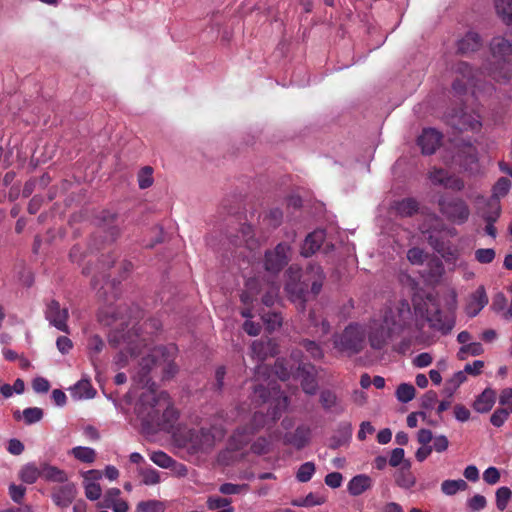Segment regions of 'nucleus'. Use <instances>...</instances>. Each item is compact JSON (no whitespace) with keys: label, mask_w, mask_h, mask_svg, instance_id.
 Returning a JSON list of instances; mask_svg holds the SVG:
<instances>
[{"label":"nucleus","mask_w":512,"mask_h":512,"mask_svg":"<svg viewBox=\"0 0 512 512\" xmlns=\"http://www.w3.org/2000/svg\"><path fill=\"white\" fill-rule=\"evenodd\" d=\"M456 161L465 170L471 173L478 170V151L471 143H463L457 152Z\"/></svg>","instance_id":"obj_14"},{"label":"nucleus","mask_w":512,"mask_h":512,"mask_svg":"<svg viewBox=\"0 0 512 512\" xmlns=\"http://www.w3.org/2000/svg\"><path fill=\"white\" fill-rule=\"evenodd\" d=\"M310 439V429L305 426H298L294 432L286 433L283 437L285 445H292L300 450L304 448Z\"/></svg>","instance_id":"obj_20"},{"label":"nucleus","mask_w":512,"mask_h":512,"mask_svg":"<svg viewBox=\"0 0 512 512\" xmlns=\"http://www.w3.org/2000/svg\"><path fill=\"white\" fill-rule=\"evenodd\" d=\"M496 401V392L491 388H486L474 400L472 407L478 413H487L494 406Z\"/></svg>","instance_id":"obj_21"},{"label":"nucleus","mask_w":512,"mask_h":512,"mask_svg":"<svg viewBox=\"0 0 512 512\" xmlns=\"http://www.w3.org/2000/svg\"><path fill=\"white\" fill-rule=\"evenodd\" d=\"M484 353L483 345L480 342H470L462 345L458 352L457 358L461 361L466 360L469 356H480Z\"/></svg>","instance_id":"obj_34"},{"label":"nucleus","mask_w":512,"mask_h":512,"mask_svg":"<svg viewBox=\"0 0 512 512\" xmlns=\"http://www.w3.org/2000/svg\"><path fill=\"white\" fill-rule=\"evenodd\" d=\"M72 393L80 399H91L95 396L96 390L89 380L82 379L74 385Z\"/></svg>","instance_id":"obj_31"},{"label":"nucleus","mask_w":512,"mask_h":512,"mask_svg":"<svg viewBox=\"0 0 512 512\" xmlns=\"http://www.w3.org/2000/svg\"><path fill=\"white\" fill-rule=\"evenodd\" d=\"M150 458L153 463L162 468H170L175 462L172 457L163 451L153 452Z\"/></svg>","instance_id":"obj_49"},{"label":"nucleus","mask_w":512,"mask_h":512,"mask_svg":"<svg viewBox=\"0 0 512 512\" xmlns=\"http://www.w3.org/2000/svg\"><path fill=\"white\" fill-rule=\"evenodd\" d=\"M291 358L299 362L296 369V378L300 379L303 391L309 395L315 394L318 388L315 366L309 362L301 361L302 354L299 350L292 351Z\"/></svg>","instance_id":"obj_9"},{"label":"nucleus","mask_w":512,"mask_h":512,"mask_svg":"<svg viewBox=\"0 0 512 512\" xmlns=\"http://www.w3.org/2000/svg\"><path fill=\"white\" fill-rule=\"evenodd\" d=\"M456 73L461 76L460 78L476 80L471 66L467 62H459L455 66Z\"/></svg>","instance_id":"obj_61"},{"label":"nucleus","mask_w":512,"mask_h":512,"mask_svg":"<svg viewBox=\"0 0 512 512\" xmlns=\"http://www.w3.org/2000/svg\"><path fill=\"white\" fill-rule=\"evenodd\" d=\"M441 140L442 134L439 131L433 128H425L418 137L417 142L423 154L431 155L440 146Z\"/></svg>","instance_id":"obj_15"},{"label":"nucleus","mask_w":512,"mask_h":512,"mask_svg":"<svg viewBox=\"0 0 512 512\" xmlns=\"http://www.w3.org/2000/svg\"><path fill=\"white\" fill-rule=\"evenodd\" d=\"M283 222V211L280 208H271L261 215V225L267 230L278 228Z\"/></svg>","instance_id":"obj_25"},{"label":"nucleus","mask_w":512,"mask_h":512,"mask_svg":"<svg viewBox=\"0 0 512 512\" xmlns=\"http://www.w3.org/2000/svg\"><path fill=\"white\" fill-rule=\"evenodd\" d=\"M364 333L358 325L350 324L335 340V345L342 351L358 353L363 348Z\"/></svg>","instance_id":"obj_10"},{"label":"nucleus","mask_w":512,"mask_h":512,"mask_svg":"<svg viewBox=\"0 0 512 512\" xmlns=\"http://www.w3.org/2000/svg\"><path fill=\"white\" fill-rule=\"evenodd\" d=\"M495 257L496 251L493 248H479L474 252V258L480 264H490Z\"/></svg>","instance_id":"obj_46"},{"label":"nucleus","mask_w":512,"mask_h":512,"mask_svg":"<svg viewBox=\"0 0 512 512\" xmlns=\"http://www.w3.org/2000/svg\"><path fill=\"white\" fill-rule=\"evenodd\" d=\"M395 482L399 487L404 489H410L415 485L416 479L410 471L409 463L397 471L395 475Z\"/></svg>","instance_id":"obj_29"},{"label":"nucleus","mask_w":512,"mask_h":512,"mask_svg":"<svg viewBox=\"0 0 512 512\" xmlns=\"http://www.w3.org/2000/svg\"><path fill=\"white\" fill-rule=\"evenodd\" d=\"M445 120L453 129L461 131H479L482 123L476 113H467L463 107L454 108L445 115Z\"/></svg>","instance_id":"obj_8"},{"label":"nucleus","mask_w":512,"mask_h":512,"mask_svg":"<svg viewBox=\"0 0 512 512\" xmlns=\"http://www.w3.org/2000/svg\"><path fill=\"white\" fill-rule=\"evenodd\" d=\"M502 209L500 202L497 200L490 199L486 207L483 209L481 213V217L484 221L497 222L500 218Z\"/></svg>","instance_id":"obj_32"},{"label":"nucleus","mask_w":512,"mask_h":512,"mask_svg":"<svg viewBox=\"0 0 512 512\" xmlns=\"http://www.w3.org/2000/svg\"><path fill=\"white\" fill-rule=\"evenodd\" d=\"M41 472V477L47 481L63 483L67 480V475L63 470L45 462L41 463Z\"/></svg>","instance_id":"obj_28"},{"label":"nucleus","mask_w":512,"mask_h":512,"mask_svg":"<svg viewBox=\"0 0 512 512\" xmlns=\"http://www.w3.org/2000/svg\"><path fill=\"white\" fill-rule=\"evenodd\" d=\"M395 335L381 322L371 326L369 332V342L373 349L381 350L387 344V341L393 338Z\"/></svg>","instance_id":"obj_17"},{"label":"nucleus","mask_w":512,"mask_h":512,"mask_svg":"<svg viewBox=\"0 0 512 512\" xmlns=\"http://www.w3.org/2000/svg\"><path fill=\"white\" fill-rule=\"evenodd\" d=\"M142 482L145 485H155L160 482V474L158 470L149 467L141 470Z\"/></svg>","instance_id":"obj_53"},{"label":"nucleus","mask_w":512,"mask_h":512,"mask_svg":"<svg viewBox=\"0 0 512 512\" xmlns=\"http://www.w3.org/2000/svg\"><path fill=\"white\" fill-rule=\"evenodd\" d=\"M427 321L431 328L446 335L450 333L455 326V315L453 312L444 313L436 308L435 311L428 312Z\"/></svg>","instance_id":"obj_13"},{"label":"nucleus","mask_w":512,"mask_h":512,"mask_svg":"<svg viewBox=\"0 0 512 512\" xmlns=\"http://www.w3.org/2000/svg\"><path fill=\"white\" fill-rule=\"evenodd\" d=\"M307 276L303 281H293L290 280L285 285V291L289 295V298L292 302L297 303L298 309L300 311L305 310V303L308 300L309 291L308 283L311 282V290L310 293L316 297L323 286V281L325 279L323 270L318 265H310L307 269Z\"/></svg>","instance_id":"obj_4"},{"label":"nucleus","mask_w":512,"mask_h":512,"mask_svg":"<svg viewBox=\"0 0 512 512\" xmlns=\"http://www.w3.org/2000/svg\"><path fill=\"white\" fill-rule=\"evenodd\" d=\"M77 488L73 483H67L56 488L52 493L55 505L61 508L68 507L76 498Z\"/></svg>","instance_id":"obj_19"},{"label":"nucleus","mask_w":512,"mask_h":512,"mask_svg":"<svg viewBox=\"0 0 512 512\" xmlns=\"http://www.w3.org/2000/svg\"><path fill=\"white\" fill-rule=\"evenodd\" d=\"M262 319L267 325L269 331H274L282 324V316L277 312H267L262 315Z\"/></svg>","instance_id":"obj_50"},{"label":"nucleus","mask_w":512,"mask_h":512,"mask_svg":"<svg viewBox=\"0 0 512 512\" xmlns=\"http://www.w3.org/2000/svg\"><path fill=\"white\" fill-rule=\"evenodd\" d=\"M289 400L287 396H279L275 399L274 405L269 409L268 414L262 412H255L251 422L244 426L239 427L233 435V439L239 441V447L246 445L250 441V437L263 428L270 419L275 423L282 415V412L287 409Z\"/></svg>","instance_id":"obj_5"},{"label":"nucleus","mask_w":512,"mask_h":512,"mask_svg":"<svg viewBox=\"0 0 512 512\" xmlns=\"http://www.w3.org/2000/svg\"><path fill=\"white\" fill-rule=\"evenodd\" d=\"M512 497L510 488L503 486L496 491V506L500 511H504Z\"/></svg>","instance_id":"obj_43"},{"label":"nucleus","mask_w":512,"mask_h":512,"mask_svg":"<svg viewBox=\"0 0 512 512\" xmlns=\"http://www.w3.org/2000/svg\"><path fill=\"white\" fill-rule=\"evenodd\" d=\"M130 314H140L138 306L129 308ZM121 311H112L111 320L100 318L101 322L111 325L108 340L109 344L115 348L119 347L120 351L114 359V365L117 369L124 368L129 363V358L137 357L142 353V349L148 348L153 342V337L162 328V323L158 318L152 317L143 323L136 321V317L129 315V319L125 320L120 317Z\"/></svg>","instance_id":"obj_2"},{"label":"nucleus","mask_w":512,"mask_h":512,"mask_svg":"<svg viewBox=\"0 0 512 512\" xmlns=\"http://www.w3.org/2000/svg\"><path fill=\"white\" fill-rule=\"evenodd\" d=\"M45 318L49 323L57 328L58 330L69 333V327L67 320L69 318V312L67 308H62L60 303L52 299L46 303Z\"/></svg>","instance_id":"obj_12"},{"label":"nucleus","mask_w":512,"mask_h":512,"mask_svg":"<svg viewBox=\"0 0 512 512\" xmlns=\"http://www.w3.org/2000/svg\"><path fill=\"white\" fill-rule=\"evenodd\" d=\"M488 304V296L484 286H479L470 296L469 301L465 307V312L468 317L473 318L477 316L480 311Z\"/></svg>","instance_id":"obj_18"},{"label":"nucleus","mask_w":512,"mask_h":512,"mask_svg":"<svg viewBox=\"0 0 512 512\" xmlns=\"http://www.w3.org/2000/svg\"><path fill=\"white\" fill-rule=\"evenodd\" d=\"M315 470L316 467L313 462H305L299 467L296 473V479L301 483H306L310 481L315 473Z\"/></svg>","instance_id":"obj_42"},{"label":"nucleus","mask_w":512,"mask_h":512,"mask_svg":"<svg viewBox=\"0 0 512 512\" xmlns=\"http://www.w3.org/2000/svg\"><path fill=\"white\" fill-rule=\"evenodd\" d=\"M468 86L477 87L476 80H471L470 78L466 80L464 78L457 77L452 84V88L457 94L465 93Z\"/></svg>","instance_id":"obj_54"},{"label":"nucleus","mask_w":512,"mask_h":512,"mask_svg":"<svg viewBox=\"0 0 512 512\" xmlns=\"http://www.w3.org/2000/svg\"><path fill=\"white\" fill-rule=\"evenodd\" d=\"M324 233L322 231H314L309 233L302 245L301 255L304 257L312 256L316 251H318L323 243Z\"/></svg>","instance_id":"obj_23"},{"label":"nucleus","mask_w":512,"mask_h":512,"mask_svg":"<svg viewBox=\"0 0 512 512\" xmlns=\"http://www.w3.org/2000/svg\"><path fill=\"white\" fill-rule=\"evenodd\" d=\"M269 445L270 443L266 438L260 437L251 445V451L257 455H263L268 453Z\"/></svg>","instance_id":"obj_62"},{"label":"nucleus","mask_w":512,"mask_h":512,"mask_svg":"<svg viewBox=\"0 0 512 512\" xmlns=\"http://www.w3.org/2000/svg\"><path fill=\"white\" fill-rule=\"evenodd\" d=\"M468 488V484L463 479L445 480L441 484V491L445 495H455L458 491H464Z\"/></svg>","instance_id":"obj_35"},{"label":"nucleus","mask_w":512,"mask_h":512,"mask_svg":"<svg viewBox=\"0 0 512 512\" xmlns=\"http://www.w3.org/2000/svg\"><path fill=\"white\" fill-rule=\"evenodd\" d=\"M291 246L286 242H280L272 250L265 253V268L269 272L278 273L290 261Z\"/></svg>","instance_id":"obj_11"},{"label":"nucleus","mask_w":512,"mask_h":512,"mask_svg":"<svg viewBox=\"0 0 512 512\" xmlns=\"http://www.w3.org/2000/svg\"><path fill=\"white\" fill-rule=\"evenodd\" d=\"M41 474V465L38 467L34 462H30L21 467L18 477L26 484H34Z\"/></svg>","instance_id":"obj_27"},{"label":"nucleus","mask_w":512,"mask_h":512,"mask_svg":"<svg viewBox=\"0 0 512 512\" xmlns=\"http://www.w3.org/2000/svg\"><path fill=\"white\" fill-rule=\"evenodd\" d=\"M482 46V39L479 34L475 32H468L458 41L457 51L462 55H468L477 51Z\"/></svg>","instance_id":"obj_22"},{"label":"nucleus","mask_w":512,"mask_h":512,"mask_svg":"<svg viewBox=\"0 0 512 512\" xmlns=\"http://www.w3.org/2000/svg\"><path fill=\"white\" fill-rule=\"evenodd\" d=\"M71 453L83 463H93L96 459V452L90 447L77 446L71 450Z\"/></svg>","instance_id":"obj_37"},{"label":"nucleus","mask_w":512,"mask_h":512,"mask_svg":"<svg viewBox=\"0 0 512 512\" xmlns=\"http://www.w3.org/2000/svg\"><path fill=\"white\" fill-rule=\"evenodd\" d=\"M495 9L502 21L512 26V0H495Z\"/></svg>","instance_id":"obj_33"},{"label":"nucleus","mask_w":512,"mask_h":512,"mask_svg":"<svg viewBox=\"0 0 512 512\" xmlns=\"http://www.w3.org/2000/svg\"><path fill=\"white\" fill-rule=\"evenodd\" d=\"M23 418L27 425L39 422L43 418V410L38 407H29L23 410Z\"/></svg>","instance_id":"obj_47"},{"label":"nucleus","mask_w":512,"mask_h":512,"mask_svg":"<svg viewBox=\"0 0 512 512\" xmlns=\"http://www.w3.org/2000/svg\"><path fill=\"white\" fill-rule=\"evenodd\" d=\"M491 59L485 65V73L499 83L512 78V44L504 37H494L490 43Z\"/></svg>","instance_id":"obj_3"},{"label":"nucleus","mask_w":512,"mask_h":512,"mask_svg":"<svg viewBox=\"0 0 512 512\" xmlns=\"http://www.w3.org/2000/svg\"><path fill=\"white\" fill-rule=\"evenodd\" d=\"M438 206L441 214L448 221L456 224L465 223L470 216L467 203L458 197L441 196L438 200Z\"/></svg>","instance_id":"obj_6"},{"label":"nucleus","mask_w":512,"mask_h":512,"mask_svg":"<svg viewBox=\"0 0 512 512\" xmlns=\"http://www.w3.org/2000/svg\"><path fill=\"white\" fill-rule=\"evenodd\" d=\"M416 390L413 385L402 383L397 387L396 397L402 403H408L415 397Z\"/></svg>","instance_id":"obj_41"},{"label":"nucleus","mask_w":512,"mask_h":512,"mask_svg":"<svg viewBox=\"0 0 512 512\" xmlns=\"http://www.w3.org/2000/svg\"><path fill=\"white\" fill-rule=\"evenodd\" d=\"M118 215L109 210H103L97 216L98 224L108 233L110 241L114 242L121 234Z\"/></svg>","instance_id":"obj_16"},{"label":"nucleus","mask_w":512,"mask_h":512,"mask_svg":"<svg viewBox=\"0 0 512 512\" xmlns=\"http://www.w3.org/2000/svg\"><path fill=\"white\" fill-rule=\"evenodd\" d=\"M105 343L99 335H92L88 339L87 348L92 364L96 367L99 354L103 351Z\"/></svg>","instance_id":"obj_30"},{"label":"nucleus","mask_w":512,"mask_h":512,"mask_svg":"<svg viewBox=\"0 0 512 512\" xmlns=\"http://www.w3.org/2000/svg\"><path fill=\"white\" fill-rule=\"evenodd\" d=\"M426 255L424 251L418 247H413L407 252V259L413 265H421L423 264Z\"/></svg>","instance_id":"obj_57"},{"label":"nucleus","mask_w":512,"mask_h":512,"mask_svg":"<svg viewBox=\"0 0 512 512\" xmlns=\"http://www.w3.org/2000/svg\"><path fill=\"white\" fill-rule=\"evenodd\" d=\"M372 487V479L366 474L354 476L347 485V490L352 496H359Z\"/></svg>","instance_id":"obj_24"},{"label":"nucleus","mask_w":512,"mask_h":512,"mask_svg":"<svg viewBox=\"0 0 512 512\" xmlns=\"http://www.w3.org/2000/svg\"><path fill=\"white\" fill-rule=\"evenodd\" d=\"M240 233L242 240L248 249L253 250L258 246V242L254 238V232L251 225L243 224L240 229Z\"/></svg>","instance_id":"obj_44"},{"label":"nucleus","mask_w":512,"mask_h":512,"mask_svg":"<svg viewBox=\"0 0 512 512\" xmlns=\"http://www.w3.org/2000/svg\"><path fill=\"white\" fill-rule=\"evenodd\" d=\"M511 412L504 406L497 408L490 417V422L495 427H501L507 421Z\"/></svg>","instance_id":"obj_51"},{"label":"nucleus","mask_w":512,"mask_h":512,"mask_svg":"<svg viewBox=\"0 0 512 512\" xmlns=\"http://www.w3.org/2000/svg\"><path fill=\"white\" fill-rule=\"evenodd\" d=\"M483 480L490 485H494L500 480V472L496 467H488L483 473Z\"/></svg>","instance_id":"obj_63"},{"label":"nucleus","mask_w":512,"mask_h":512,"mask_svg":"<svg viewBox=\"0 0 512 512\" xmlns=\"http://www.w3.org/2000/svg\"><path fill=\"white\" fill-rule=\"evenodd\" d=\"M165 506L159 500L141 501L137 504L135 512H164Z\"/></svg>","instance_id":"obj_40"},{"label":"nucleus","mask_w":512,"mask_h":512,"mask_svg":"<svg viewBox=\"0 0 512 512\" xmlns=\"http://www.w3.org/2000/svg\"><path fill=\"white\" fill-rule=\"evenodd\" d=\"M499 404L506 407L512 413V388H505L501 391Z\"/></svg>","instance_id":"obj_64"},{"label":"nucleus","mask_w":512,"mask_h":512,"mask_svg":"<svg viewBox=\"0 0 512 512\" xmlns=\"http://www.w3.org/2000/svg\"><path fill=\"white\" fill-rule=\"evenodd\" d=\"M269 354V344L262 340H255L250 347V355L252 358L263 362Z\"/></svg>","instance_id":"obj_36"},{"label":"nucleus","mask_w":512,"mask_h":512,"mask_svg":"<svg viewBox=\"0 0 512 512\" xmlns=\"http://www.w3.org/2000/svg\"><path fill=\"white\" fill-rule=\"evenodd\" d=\"M449 175V172L442 169V168H434L429 173V178L433 184L436 185H444L447 177Z\"/></svg>","instance_id":"obj_60"},{"label":"nucleus","mask_w":512,"mask_h":512,"mask_svg":"<svg viewBox=\"0 0 512 512\" xmlns=\"http://www.w3.org/2000/svg\"><path fill=\"white\" fill-rule=\"evenodd\" d=\"M25 494L26 487L16 484L9 485V495L15 503L22 504Z\"/></svg>","instance_id":"obj_58"},{"label":"nucleus","mask_w":512,"mask_h":512,"mask_svg":"<svg viewBox=\"0 0 512 512\" xmlns=\"http://www.w3.org/2000/svg\"><path fill=\"white\" fill-rule=\"evenodd\" d=\"M393 208L401 217H411L419 210V204L414 198H405L394 202Z\"/></svg>","instance_id":"obj_26"},{"label":"nucleus","mask_w":512,"mask_h":512,"mask_svg":"<svg viewBox=\"0 0 512 512\" xmlns=\"http://www.w3.org/2000/svg\"><path fill=\"white\" fill-rule=\"evenodd\" d=\"M274 372L282 381L289 379L291 369L287 367L284 359H277L274 365Z\"/></svg>","instance_id":"obj_56"},{"label":"nucleus","mask_w":512,"mask_h":512,"mask_svg":"<svg viewBox=\"0 0 512 512\" xmlns=\"http://www.w3.org/2000/svg\"><path fill=\"white\" fill-rule=\"evenodd\" d=\"M138 185L140 189H147L154 183L153 168L151 166L142 167L137 175Z\"/></svg>","instance_id":"obj_39"},{"label":"nucleus","mask_w":512,"mask_h":512,"mask_svg":"<svg viewBox=\"0 0 512 512\" xmlns=\"http://www.w3.org/2000/svg\"><path fill=\"white\" fill-rule=\"evenodd\" d=\"M437 401V393L433 390H429L421 397V407L426 410H431L435 407Z\"/></svg>","instance_id":"obj_59"},{"label":"nucleus","mask_w":512,"mask_h":512,"mask_svg":"<svg viewBox=\"0 0 512 512\" xmlns=\"http://www.w3.org/2000/svg\"><path fill=\"white\" fill-rule=\"evenodd\" d=\"M300 345L305 349V351L311 356V358L315 360H319L323 357V350L321 346L315 341L309 339H303L300 342Z\"/></svg>","instance_id":"obj_45"},{"label":"nucleus","mask_w":512,"mask_h":512,"mask_svg":"<svg viewBox=\"0 0 512 512\" xmlns=\"http://www.w3.org/2000/svg\"><path fill=\"white\" fill-rule=\"evenodd\" d=\"M413 319L410 306L407 302H402L396 308H389L384 312L382 323L398 336L406 327H408Z\"/></svg>","instance_id":"obj_7"},{"label":"nucleus","mask_w":512,"mask_h":512,"mask_svg":"<svg viewBox=\"0 0 512 512\" xmlns=\"http://www.w3.org/2000/svg\"><path fill=\"white\" fill-rule=\"evenodd\" d=\"M511 188V181L506 177L499 178L492 188V200L499 201L506 196Z\"/></svg>","instance_id":"obj_38"},{"label":"nucleus","mask_w":512,"mask_h":512,"mask_svg":"<svg viewBox=\"0 0 512 512\" xmlns=\"http://www.w3.org/2000/svg\"><path fill=\"white\" fill-rule=\"evenodd\" d=\"M83 486L85 489V496L91 501L98 500L101 497V486L93 481H84Z\"/></svg>","instance_id":"obj_48"},{"label":"nucleus","mask_w":512,"mask_h":512,"mask_svg":"<svg viewBox=\"0 0 512 512\" xmlns=\"http://www.w3.org/2000/svg\"><path fill=\"white\" fill-rule=\"evenodd\" d=\"M319 401L325 410H330L337 404V395L333 391L325 389L321 391Z\"/></svg>","instance_id":"obj_52"},{"label":"nucleus","mask_w":512,"mask_h":512,"mask_svg":"<svg viewBox=\"0 0 512 512\" xmlns=\"http://www.w3.org/2000/svg\"><path fill=\"white\" fill-rule=\"evenodd\" d=\"M231 504V499L219 497V496H210L207 500V507L210 510H219L221 508L229 507Z\"/></svg>","instance_id":"obj_55"},{"label":"nucleus","mask_w":512,"mask_h":512,"mask_svg":"<svg viewBox=\"0 0 512 512\" xmlns=\"http://www.w3.org/2000/svg\"><path fill=\"white\" fill-rule=\"evenodd\" d=\"M175 352L174 346L149 349L148 355L141 358L132 375L137 385L148 388L141 394L135 407L138 418L147 430L169 432L178 420V411L173 407L169 394L166 391L157 392L152 382V373L158 368L162 369L163 378H171L177 373Z\"/></svg>","instance_id":"obj_1"}]
</instances>
